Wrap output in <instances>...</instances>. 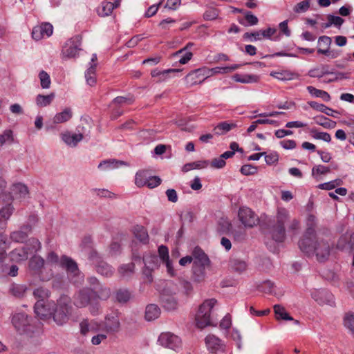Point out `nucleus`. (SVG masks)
<instances>
[{"label": "nucleus", "instance_id": "nucleus-17", "mask_svg": "<svg viewBox=\"0 0 354 354\" xmlns=\"http://www.w3.org/2000/svg\"><path fill=\"white\" fill-rule=\"evenodd\" d=\"M62 140L69 147H75L81 142L84 136V133H75L66 131L60 133Z\"/></svg>", "mask_w": 354, "mask_h": 354}, {"label": "nucleus", "instance_id": "nucleus-42", "mask_svg": "<svg viewBox=\"0 0 354 354\" xmlns=\"http://www.w3.org/2000/svg\"><path fill=\"white\" fill-rule=\"evenodd\" d=\"M270 75L274 78L281 81L292 80L297 76L295 74L288 71L272 72L270 73Z\"/></svg>", "mask_w": 354, "mask_h": 354}, {"label": "nucleus", "instance_id": "nucleus-63", "mask_svg": "<svg viewBox=\"0 0 354 354\" xmlns=\"http://www.w3.org/2000/svg\"><path fill=\"white\" fill-rule=\"evenodd\" d=\"M161 183V179L158 176H151L149 175L148 180L147 181L146 185L150 189L158 187Z\"/></svg>", "mask_w": 354, "mask_h": 354}, {"label": "nucleus", "instance_id": "nucleus-56", "mask_svg": "<svg viewBox=\"0 0 354 354\" xmlns=\"http://www.w3.org/2000/svg\"><path fill=\"white\" fill-rule=\"evenodd\" d=\"M330 171V168L324 165L315 166L312 169L313 176L326 174Z\"/></svg>", "mask_w": 354, "mask_h": 354}, {"label": "nucleus", "instance_id": "nucleus-25", "mask_svg": "<svg viewBox=\"0 0 354 354\" xmlns=\"http://www.w3.org/2000/svg\"><path fill=\"white\" fill-rule=\"evenodd\" d=\"M14 208L11 205H7L0 209V231L6 227L7 221L11 216Z\"/></svg>", "mask_w": 354, "mask_h": 354}, {"label": "nucleus", "instance_id": "nucleus-20", "mask_svg": "<svg viewBox=\"0 0 354 354\" xmlns=\"http://www.w3.org/2000/svg\"><path fill=\"white\" fill-rule=\"evenodd\" d=\"M206 346L211 353L219 352L224 354V345L222 341L214 335H208L205 339Z\"/></svg>", "mask_w": 354, "mask_h": 354}, {"label": "nucleus", "instance_id": "nucleus-41", "mask_svg": "<svg viewBox=\"0 0 354 354\" xmlns=\"http://www.w3.org/2000/svg\"><path fill=\"white\" fill-rule=\"evenodd\" d=\"M125 163L122 161H118L115 160H104L98 165V168L102 170L113 169L118 168L122 165H124Z\"/></svg>", "mask_w": 354, "mask_h": 354}, {"label": "nucleus", "instance_id": "nucleus-53", "mask_svg": "<svg viewBox=\"0 0 354 354\" xmlns=\"http://www.w3.org/2000/svg\"><path fill=\"white\" fill-rule=\"evenodd\" d=\"M310 4V0H304L296 4L293 8L297 13H302L306 12Z\"/></svg>", "mask_w": 354, "mask_h": 354}, {"label": "nucleus", "instance_id": "nucleus-54", "mask_svg": "<svg viewBox=\"0 0 354 354\" xmlns=\"http://www.w3.org/2000/svg\"><path fill=\"white\" fill-rule=\"evenodd\" d=\"M337 248L340 250L351 249L349 245L348 234H343L338 240L337 243Z\"/></svg>", "mask_w": 354, "mask_h": 354}, {"label": "nucleus", "instance_id": "nucleus-38", "mask_svg": "<svg viewBox=\"0 0 354 354\" xmlns=\"http://www.w3.org/2000/svg\"><path fill=\"white\" fill-rule=\"evenodd\" d=\"M133 234L136 238L140 242L146 243L149 240V235L147 230L141 225H136L133 230Z\"/></svg>", "mask_w": 354, "mask_h": 354}, {"label": "nucleus", "instance_id": "nucleus-47", "mask_svg": "<svg viewBox=\"0 0 354 354\" xmlns=\"http://www.w3.org/2000/svg\"><path fill=\"white\" fill-rule=\"evenodd\" d=\"M131 297V292L127 289H120L115 292V298L120 303L127 302Z\"/></svg>", "mask_w": 354, "mask_h": 354}, {"label": "nucleus", "instance_id": "nucleus-31", "mask_svg": "<svg viewBox=\"0 0 354 354\" xmlns=\"http://www.w3.org/2000/svg\"><path fill=\"white\" fill-rule=\"evenodd\" d=\"M160 315V309L156 304H149L146 307L145 319L152 321L157 319Z\"/></svg>", "mask_w": 354, "mask_h": 354}, {"label": "nucleus", "instance_id": "nucleus-59", "mask_svg": "<svg viewBox=\"0 0 354 354\" xmlns=\"http://www.w3.org/2000/svg\"><path fill=\"white\" fill-rule=\"evenodd\" d=\"M218 10L211 8L205 12L203 17L205 20H214L218 17Z\"/></svg>", "mask_w": 354, "mask_h": 354}, {"label": "nucleus", "instance_id": "nucleus-21", "mask_svg": "<svg viewBox=\"0 0 354 354\" xmlns=\"http://www.w3.org/2000/svg\"><path fill=\"white\" fill-rule=\"evenodd\" d=\"M276 32V28H268L266 30H261L254 32H245L243 37L245 39H249L252 41L261 40L263 38L270 39V37L274 35Z\"/></svg>", "mask_w": 354, "mask_h": 354}, {"label": "nucleus", "instance_id": "nucleus-45", "mask_svg": "<svg viewBox=\"0 0 354 354\" xmlns=\"http://www.w3.org/2000/svg\"><path fill=\"white\" fill-rule=\"evenodd\" d=\"M149 176V174L147 171L141 170L138 171L135 177L136 185L139 187L145 186Z\"/></svg>", "mask_w": 354, "mask_h": 354}, {"label": "nucleus", "instance_id": "nucleus-60", "mask_svg": "<svg viewBox=\"0 0 354 354\" xmlns=\"http://www.w3.org/2000/svg\"><path fill=\"white\" fill-rule=\"evenodd\" d=\"M89 311L93 315H97L101 313L100 306L97 299L93 297L89 304Z\"/></svg>", "mask_w": 354, "mask_h": 354}, {"label": "nucleus", "instance_id": "nucleus-35", "mask_svg": "<svg viewBox=\"0 0 354 354\" xmlns=\"http://www.w3.org/2000/svg\"><path fill=\"white\" fill-rule=\"evenodd\" d=\"M218 229L219 231L225 234H232L236 236V234L234 233L233 229H232V225L229 219L222 218L219 221L218 223Z\"/></svg>", "mask_w": 354, "mask_h": 354}, {"label": "nucleus", "instance_id": "nucleus-64", "mask_svg": "<svg viewBox=\"0 0 354 354\" xmlns=\"http://www.w3.org/2000/svg\"><path fill=\"white\" fill-rule=\"evenodd\" d=\"M257 171V168L250 165H245L241 168V172L246 176L254 174Z\"/></svg>", "mask_w": 354, "mask_h": 354}, {"label": "nucleus", "instance_id": "nucleus-51", "mask_svg": "<svg viewBox=\"0 0 354 354\" xmlns=\"http://www.w3.org/2000/svg\"><path fill=\"white\" fill-rule=\"evenodd\" d=\"M39 78L42 88L47 89L50 88L51 84L50 77L46 71H41L39 73Z\"/></svg>", "mask_w": 354, "mask_h": 354}, {"label": "nucleus", "instance_id": "nucleus-46", "mask_svg": "<svg viewBox=\"0 0 354 354\" xmlns=\"http://www.w3.org/2000/svg\"><path fill=\"white\" fill-rule=\"evenodd\" d=\"M96 65L91 64L85 73V78L87 84L90 86H94L96 83L95 78Z\"/></svg>", "mask_w": 354, "mask_h": 354}, {"label": "nucleus", "instance_id": "nucleus-48", "mask_svg": "<svg viewBox=\"0 0 354 354\" xmlns=\"http://www.w3.org/2000/svg\"><path fill=\"white\" fill-rule=\"evenodd\" d=\"M344 325L354 337V313L347 314L344 317Z\"/></svg>", "mask_w": 354, "mask_h": 354}, {"label": "nucleus", "instance_id": "nucleus-19", "mask_svg": "<svg viewBox=\"0 0 354 354\" xmlns=\"http://www.w3.org/2000/svg\"><path fill=\"white\" fill-rule=\"evenodd\" d=\"M311 296L319 305L332 306L334 304L333 295L326 290H315L311 292Z\"/></svg>", "mask_w": 354, "mask_h": 354}, {"label": "nucleus", "instance_id": "nucleus-55", "mask_svg": "<svg viewBox=\"0 0 354 354\" xmlns=\"http://www.w3.org/2000/svg\"><path fill=\"white\" fill-rule=\"evenodd\" d=\"M6 240L7 238L5 235L0 234V263L6 258V250L7 249Z\"/></svg>", "mask_w": 354, "mask_h": 354}, {"label": "nucleus", "instance_id": "nucleus-33", "mask_svg": "<svg viewBox=\"0 0 354 354\" xmlns=\"http://www.w3.org/2000/svg\"><path fill=\"white\" fill-rule=\"evenodd\" d=\"M236 124L234 123H229L227 122H222L218 123L214 128V132L216 135H223L235 128Z\"/></svg>", "mask_w": 354, "mask_h": 354}, {"label": "nucleus", "instance_id": "nucleus-28", "mask_svg": "<svg viewBox=\"0 0 354 354\" xmlns=\"http://www.w3.org/2000/svg\"><path fill=\"white\" fill-rule=\"evenodd\" d=\"M92 290L93 297L96 299L106 300L111 295L110 289L101 285L97 288L94 287Z\"/></svg>", "mask_w": 354, "mask_h": 354}, {"label": "nucleus", "instance_id": "nucleus-49", "mask_svg": "<svg viewBox=\"0 0 354 354\" xmlns=\"http://www.w3.org/2000/svg\"><path fill=\"white\" fill-rule=\"evenodd\" d=\"M230 266L232 269L238 272H243L247 268L245 261L237 259H233L230 261Z\"/></svg>", "mask_w": 354, "mask_h": 354}, {"label": "nucleus", "instance_id": "nucleus-9", "mask_svg": "<svg viewBox=\"0 0 354 354\" xmlns=\"http://www.w3.org/2000/svg\"><path fill=\"white\" fill-rule=\"evenodd\" d=\"M45 261L44 259L38 255L33 256L29 261L28 267L30 271H32L35 274H39L40 278L43 281H48L50 280L53 276V271H50L47 274H44L42 268H44Z\"/></svg>", "mask_w": 354, "mask_h": 354}, {"label": "nucleus", "instance_id": "nucleus-14", "mask_svg": "<svg viewBox=\"0 0 354 354\" xmlns=\"http://www.w3.org/2000/svg\"><path fill=\"white\" fill-rule=\"evenodd\" d=\"M93 299V290L89 288H83L80 290L75 295L73 303L77 308H84L88 306Z\"/></svg>", "mask_w": 354, "mask_h": 354}, {"label": "nucleus", "instance_id": "nucleus-58", "mask_svg": "<svg viewBox=\"0 0 354 354\" xmlns=\"http://www.w3.org/2000/svg\"><path fill=\"white\" fill-rule=\"evenodd\" d=\"M27 237L26 233L22 231L13 232L10 234V239L15 242H23Z\"/></svg>", "mask_w": 354, "mask_h": 354}, {"label": "nucleus", "instance_id": "nucleus-13", "mask_svg": "<svg viewBox=\"0 0 354 354\" xmlns=\"http://www.w3.org/2000/svg\"><path fill=\"white\" fill-rule=\"evenodd\" d=\"M158 342L160 345L172 350H177L181 346V339L177 335L167 332L160 335Z\"/></svg>", "mask_w": 354, "mask_h": 354}, {"label": "nucleus", "instance_id": "nucleus-36", "mask_svg": "<svg viewBox=\"0 0 354 354\" xmlns=\"http://www.w3.org/2000/svg\"><path fill=\"white\" fill-rule=\"evenodd\" d=\"M274 312L275 314V317L277 320L282 319V320H288V321H292L294 319L289 315V314L286 310L285 308L281 305L276 304L273 307Z\"/></svg>", "mask_w": 354, "mask_h": 354}, {"label": "nucleus", "instance_id": "nucleus-22", "mask_svg": "<svg viewBox=\"0 0 354 354\" xmlns=\"http://www.w3.org/2000/svg\"><path fill=\"white\" fill-rule=\"evenodd\" d=\"M158 254L160 260L165 264L167 272L169 275L174 277L176 274V270L173 268L171 260L169 256V250L165 245H160L158 248Z\"/></svg>", "mask_w": 354, "mask_h": 354}, {"label": "nucleus", "instance_id": "nucleus-34", "mask_svg": "<svg viewBox=\"0 0 354 354\" xmlns=\"http://www.w3.org/2000/svg\"><path fill=\"white\" fill-rule=\"evenodd\" d=\"M145 266L150 269L156 270L159 267L158 257L155 254H147L143 257Z\"/></svg>", "mask_w": 354, "mask_h": 354}, {"label": "nucleus", "instance_id": "nucleus-30", "mask_svg": "<svg viewBox=\"0 0 354 354\" xmlns=\"http://www.w3.org/2000/svg\"><path fill=\"white\" fill-rule=\"evenodd\" d=\"M55 97V95L54 93L46 95L39 94L36 96L35 103L39 107H46L52 103Z\"/></svg>", "mask_w": 354, "mask_h": 354}, {"label": "nucleus", "instance_id": "nucleus-24", "mask_svg": "<svg viewBox=\"0 0 354 354\" xmlns=\"http://www.w3.org/2000/svg\"><path fill=\"white\" fill-rule=\"evenodd\" d=\"M232 80L236 82L241 84L257 83L260 80V76L255 74H234Z\"/></svg>", "mask_w": 354, "mask_h": 354}, {"label": "nucleus", "instance_id": "nucleus-3", "mask_svg": "<svg viewBox=\"0 0 354 354\" xmlns=\"http://www.w3.org/2000/svg\"><path fill=\"white\" fill-rule=\"evenodd\" d=\"M216 303L217 301L215 299H209L200 305L195 317L196 326L198 328L203 329L208 326H216L212 310Z\"/></svg>", "mask_w": 354, "mask_h": 354}, {"label": "nucleus", "instance_id": "nucleus-32", "mask_svg": "<svg viewBox=\"0 0 354 354\" xmlns=\"http://www.w3.org/2000/svg\"><path fill=\"white\" fill-rule=\"evenodd\" d=\"M308 104L313 109L320 111L322 113H324L326 114L327 115L336 117L335 114L338 113L337 111H334L332 109H330V108L327 107L326 106H325L322 104L317 103L315 101L308 102Z\"/></svg>", "mask_w": 354, "mask_h": 354}, {"label": "nucleus", "instance_id": "nucleus-5", "mask_svg": "<svg viewBox=\"0 0 354 354\" xmlns=\"http://www.w3.org/2000/svg\"><path fill=\"white\" fill-rule=\"evenodd\" d=\"M289 218L288 211L284 208L278 209L277 214V223L270 231V234L273 240L276 242L281 243L285 239V227L284 223Z\"/></svg>", "mask_w": 354, "mask_h": 354}, {"label": "nucleus", "instance_id": "nucleus-15", "mask_svg": "<svg viewBox=\"0 0 354 354\" xmlns=\"http://www.w3.org/2000/svg\"><path fill=\"white\" fill-rule=\"evenodd\" d=\"M210 77L208 68H201L190 72L185 77L186 82L190 85L202 83Z\"/></svg>", "mask_w": 354, "mask_h": 354}, {"label": "nucleus", "instance_id": "nucleus-62", "mask_svg": "<svg viewBox=\"0 0 354 354\" xmlns=\"http://www.w3.org/2000/svg\"><path fill=\"white\" fill-rule=\"evenodd\" d=\"M11 293L16 297H21L26 290V288L20 285H12L10 289Z\"/></svg>", "mask_w": 354, "mask_h": 354}, {"label": "nucleus", "instance_id": "nucleus-26", "mask_svg": "<svg viewBox=\"0 0 354 354\" xmlns=\"http://www.w3.org/2000/svg\"><path fill=\"white\" fill-rule=\"evenodd\" d=\"M10 259L12 261L21 262L24 261L28 259V252L27 248L21 247L16 248L12 250L10 254Z\"/></svg>", "mask_w": 354, "mask_h": 354}, {"label": "nucleus", "instance_id": "nucleus-18", "mask_svg": "<svg viewBox=\"0 0 354 354\" xmlns=\"http://www.w3.org/2000/svg\"><path fill=\"white\" fill-rule=\"evenodd\" d=\"M53 32V26L49 23H44L33 28L32 37L35 40L39 41L44 37H49Z\"/></svg>", "mask_w": 354, "mask_h": 354}, {"label": "nucleus", "instance_id": "nucleus-4", "mask_svg": "<svg viewBox=\"0 0 354 354\" xmlns=\"http://www.w3.org/2000/svg\"><path fill=\"white\" fill-rule=\"evenodd\" d=\"M51 317L59 326L67 323L71 314V299L67 296H62L56 303L54 302Z\"/></svg>", "mask_w": 354, "mask_h": 354}, {"label": "nucleus", "instance_id": "nucleus-61", "mask_svg": "<svg viewBox=\"0 0 354 354\" xmlns=\"http://www.w3.org/2000/svg\"><path fill=\"white\" fill-rule=\"evenodd\" d=\"M331 44V39L328 36H321L318 39L319 48L322 49H328Z\"/></svg>", "mask_w": 354, "mask_h": 354}, {"label": "nucleus", "instance_id": "nucleus-43", "mask_svg": "<svg viewBox=\"0 0 354 354\" xmlns=\"http://www.w3.org/2000/svg\"><path fill=\"white\" fill-rule=\"evenodd\" d=\"M307 90L309 93L315 97H320L325 102H328L330 100L329 94L323 90L317 89L312 86H307Z\"/></svg>", "mask_w": 354, "mask_h": 354}, {"label": "nucleus", "instance_id": "nucleus-39", "mask_svg": "<svg viewBox=\"0 0 354 354\" xmlns=\"http://www.w3.org/2000/svg\"><path fill=\"white\" fill-rule=\"evenodd\" d=\"M162 303L163 307L168 310H173L177 308L178 302L174 296L162 295Z\"/></svg>", "mask_w": 354, "mask_h": 354}, {"label": "nucleus", "instance_id": "nucleus-2", "mask_svg": "<svg viewBox=\"0 0 354 354\" xmlns=\"http://www.w3.org/2000/svg\"><path fill=\"white\" fill-rule=\"evenodd\" d=\"M47 265H58L66 270L68 277L73 283L81 284L84 281V275L80 271L77 264L71 258L67 256H62L60 258L54 252H50L46 257Z\"/></svg>", "mask_w": 354, "mask_h": 354}, {"label": "nucleus", "instance_id": "nucleus-50", "mask_svg": "<svg viewBox=\"0 0 354 354\" xmlns=\"http://www.w3.org/2000/svg\"><path fill=\"white\" fill-rule=\"evenodd\" d=\"M135 266L133 263L123 264L118 268V272L122 277H128L134 272Z\"/></svg>", "mask_w": 354, "mask_h": 354}, {"label": "nucleus", "instance_id": "nucleus-29", "mask_svg": "<svg viewBox=\"0 0 354 354\" xmlns=\"http://www.w3.org/2000/svg\"><path fill=\"white\" fill-rule=\"evenodd\" d=\"M207 266H192V278L194 281L202 282L205 279L206 272L205 268Z\"/></svg>", "mask_w": 354, "mask_h": 354}, {"label": "nucleus", "instance_id": "nucleus-6", "mask_svg": "<svg viewBox=\"0 0 354 354\" xmlns=\"http://www.w3.org/2000/svg\"><path fill=\"white\" fill-rule=\"evenodd\" d=\"M88 259L95 266L96 272L104 277H109L113 275L114 269L111 266L101 259L98 253L93 249L87 252Z\"/></svg>", "mask_w": 354, "mask_h": 354}, {"label": "nucleus", "instance_id": "nucleus-7", "mask_svg": "<svg viewBox=\"0 0 354 354\" xmlns=\"http://www.w3.org/2000/svg\"><path fill=\"white\" fill-rule=\"evenodd\" d=\"M12 323L20 334L30 335L34 331V326L30 324L28 317L25 313H15L12 317Z\"/></svg>", "mask_w": 354, "mask_h": 354}, {"label": "nucleus", "instance_id": "nucleus-23", "mask_svg": "<svg viewBox=\"0 0 354 354\" xmlns=\"http://www.w3.org/2000/svg\"><path fill=\"white\" fill-rule=\"evenodd\" d=\"M192 257L193 258V266H209L210 261L208 257L200 248H194L192 253Z\"/></svg>", "mask_w": 354, "mask_h": 354}, {"label": "nucleus", "instance_id": "nucleus-11", "mask_svg": "<svg viewBox=\"0 0 354 354\" xmlns=\"http://www.w3.org/2000/svg\"><path fill=\"white\" fill-rule=\"evenodd\" d=\"M120 327L119 315L118 312H112L108 314L103 324H101V330L106 333L118 332Z\"/></svg>", "mask_w": 354, "mask_h": 354}, {"label": "nucleus", "instance_id": "nucleus-8", "mask_svg": "<svg viewBox=\"0 0 354 354\" xmlns=\"http://www.w3.org/2000/svg\"><path fill=\"white\" fill-rule=\"evenodd\" d=\"M82 43V37L80 35H75L68 39L64 44L62 51L63 59H71L75 57L81 50L80 48Z\"/></svg>", "mask_w": 354, "mask_h": 354}, {"label": "nucleus", "instance_id": "nucleus-27", "mask_svg": "<svg viewBox=\"0 0 354 354\" xmlns=\"http://www.w3.org/2000/svg\"><path fill=\"white\" fill-rule=\"evenodd\" d=\"M12 193L19 199H25L29 194L28 187L22 183L15 184L12 188Z\"/></svg>", "mask_w": 354, "mask_h": 354}, {"label": "nucleus", "instance_id": "nucleus-1", "mask_svg": "<svg viewBox=\"0 0 354 354\" xmlns=\"http://www.w3.org/2000/svg\"><path fill=\"white\" fill-rule=\"evenodd\" d=\"M299 247L307 254H315L319 261L326 260L331 250L329 242L318 235L301 238L299 241Z\"/></svg>", "mask_w": 354, "mask_h": 354}, {"label": "nucleus", "instance_id": "nucleus-10", "mask_svg": "<svg viewBox=\"0 0 354 354\" xmlns=\"http://www.w3.org/2000/svg\"><path fill=\"white\" fill-rule=\"evenodd\" d=\"M238 216L239 221L245 227H252L259 223L257 215L250 208L247 207H240Z\"/></svg>", "mask_w": 354, "mask_h": 354}, {"label": "nucleus", "instance_id": "nucleus-37", "mask_svg": "<svg viewBox=\"0 0 354 354\" xmlns=\"http://www.w3.org/2000/svg\"><path fill=\"white\" fill-rule=\"evenodd\" d=\"M72 118V111L71 109L66 108L63 111L57 113L53 119L54 124H59L68 121Z\"/></svg>", "mask_w": 354, "mask_h": 354}, {"label": "nucleus", "instance_id": "nucleus-40", "mask_svg": "<svg viewBox=\"0 0 354 354\" xmlns=\"http://www.w3.org/2000/svg\"><path fill=\"white\" fill-rule=\"evenodd\" d=\"M316 225V217L314 215H309L307 218V226L308 228L302 238L315 236L317 235L315 231V226Z\"/></svg>", "mask_w": 354, "mask_h": 354}, {"label": "nucleus", "instance_id": "nucleus-57", "mask_svg": "<svg viewBox=\"0 0 354 354\" xmlns=\"http://www.w3.org/2000/svg\"><path fill=\"white\" fill-rule=\"evenodd\" d=\"M313 137L317 140H322L326 142H329L331 140L330 135L326 132H318L313 131Z\"/></svg>", "mask_w": 354, "mask_h": 354}, {"label": "nucleus", "instance_id": "nucleus-44", "mask_svg": "<svg viewBox=\"0 0 354 354\" xmlns=\"http://www.w3.org/2000/svg\"><path fill=\"white\" fill-rule=\"evenodd\" d=\"M114 9V5L111 2L104 1L101 6L97 8V14L100 17H107L112 12Z\"/></svg>", "mask_w": 354, "mask_h": 354}, {"label": "nucleus", "instance_id": "nucleus-52", "mask_svg": "<svg viewBox=\"0 0 354 354\" xmlns=\"http://www.w3.org/2000/svg\"><path fill=\"white\" fill-rule=\"evenodd\" d=\"M33 295L35 297L39 299V300L45 301L46 299L49 297L50 292L46 288L39 287L34 290Z\"/></svg>", "mask_w": 354, "mask_h": 354}, {"label": "nucleus", "instance_id": "nucleus-16", "mask_svg": "<svg viewBox=\"0 0 354 354\" xmlns=\"http://www.w3.org/2000/svg\"><path fill=\"white\" fill-rule=\"evenodd\" d=\"M80 333L86 336L89 333H96L101 330V323L95 319H83L79 324Z\"/></svg>", "mask_w": 354, "mask_h": 354}, {"label": "nucleus", "instance_id": "nucleus-12", "mask_svg": "<svg viewBox=\"0 0 354 354\" xmlns=\"http://www.w3.org/2000/svg\"><path fill=\"white\" fill-rule=\"evenodd\" d=\"M54 301L38 300L35 304V313L41 319L51 318Z\"/></svg>", "mask_w": 354, "mask_h": 354}]
</instances>
